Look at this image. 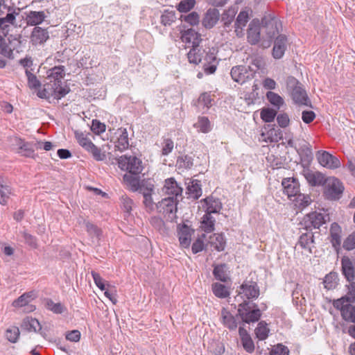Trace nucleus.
<instances>
[{
    "mask_svg": "<svg viewBox=\"0 0 355 355\" xmlns=\"http://www.w3.org/2000/svg\"><path fill=\"white\" fill-rule=\"evenodd\" d=\"M230 74L235 82L243 84L254 78L255 69L251 66L238 65L232 68Z\"/></svg>",
    "mask_w": 355,
    "mask_h": 355,
    "instance_id": "6",
    "label": "nucleus"
},
{
    "mask_svg": "<svg viewBox=\"0 0 355 355\" xmlns=\"http://www.w3.org/2000/svg\"><path fill=\"white\" fill-rule=\"evenodd\" d=\"M205 53V51L200 45L191 48L187 53V58L189 63L195 65L198 64L201 62L202 58Z\"/></svg>",
    "mask_w": 355,
    "mask_h": 355,
    "instance_id": "31",
    "label": "nucleus"
},
{
    "mask_svg": "<svg viewBox=\"0 0 355 355\" xmlns=\"http://www.w3.org/2000/svg\"><path fill=\"white\" fill-rule=\"evenodd\" d=\"M118 165L121 170L127 171L133 175H137L143 170L141 160L135 156H121L118 159Z\"/></svg>",
    "mask_w": 355,
    "mask_h": 355,
    "instance_id": "3",
    "label": "nucleus"
},
{
    "mask_svg": "<svg viewBox=\"0 0 355 355\" xmlns=\"http://www.w3.org/2000/svg\"><path fill=\"white\" fill-rule=\"evenodd\" d=\"M266 98L268 101L277 110H279L280 107L284 103V101L282 96H280L278 94L271 91L266 93Z\"/></svg>",
    "mask_w": 355,
    "mask_h": 355,
    "instance_id": "50",
    "label": "nucleus"
},
{
    "mask_svg": "<svg viewBox=\"0 0 355 355\" xmlns=\"http://www.w3.org/2000/svg\"><path fill=\"white\" fill-rule=\"evenodd\" d=\"M209 243L217 251H223L225 247V241L224 236L221 234H214L209 236Z\"/></svg>",
    "mask_w": 355,
    "mask_h": 355,
    "instance_id": "41",
    "label": "nucleus"
},
{
    "mask_svg": "<svg viewBox=\"0 0 355 355\" xmlns=\"http://www.w3.org/2000/svg\"><path fill=\"white\" fill-rule=\"evenodd\" d=\"M287 85L292 89L291 96L296 104L311 106V102L305 89L296 78L289 77L287 80Z\"/></svg>",
    "mask_w": 355,
    "mask_h": 355,
    "instance_id": "1",
    "label": "nucleus"
},
{
    "mask_svg": "<svg viewBox=\"0 0 355 355\" xmlns=\"http://www.w3.org/2000/svg\"><path fill=\"white\" fill-rule=\"evenodd\" d=\"M325 223L324 216L315 211L306 214L303 218L302 225L304 226V229L311 232L312 229H319Z\"/></svg>",
    "mask_w": 355,
    "mask_h": 355,
    "instance_id": "9",
    "label": "nucleus"
},
{
    "mask_svg": "<svg viewBox=\"0 0 355 355\" xmlns=\"http://www.w3.org/2000/svg\"><path fill=\"white\" fill-rule=\"evenodd\" d=\"M78 223L80 225H83L85 227L86 231L91 236L99 238L101 235V230L89 220H87L83 218H80L78 219Z\"/></svg>",
    "mask_w": 355,
    "mask_h": 355,
    "instance_id": "39",
    "label": "nucleus"
},
{
    "mask_svg": "<svg viewBox=\"0 0 355 355\" xmlns=\"http://www.w3.org/2000/svg\"><path fill=\"white\" fill-rule=\"evenodd\" d=\"M194 230L186 224L178 225V234L180 245L188 248L191 244V236Z\"/></svg>",
    "mask_w": 355,
    "mask_h": 355,
    "instance_id": "19",
    "label": "nucleus"
},
{
    "mask_svg": "<svg viewBox=\"0 0 355 355\" xmlns=\"http://www.w3.org/2000/svg\"><path fill=\"white\" fill-rule=\"evenodd\" d=\"M261 28L259 19H254L250 23L248 29V40L251 44H256L259 42Z\"/></svg>",
    "mask_w": 355,
    "mask_h": 355,
    "instance_id": "21",
    "label": "nucleus"
},
{
    "mask_svg": "<svg viewBox=\"0 0 355 355\" xmlns=\"http://www.w3.org/2000/svg\"><path fill=\"white\" fill-rule=\"evenodd\" d=\"M236 12L237 10L234 7H230L227 10H225L223 12L221 17V21L223 22L225 27H229L232 24Z\"/></svg>",
    "mask_w": 355,
    "mask_h": 355,
    "instance_id": "48",
    "label": "nucleus"
},
{
    "mask_svg": "<svg viewBox=\"0 0 355 355\" xmlns=\"http://www.w3.org/2000/svg\"><path fill=\"white\" fill-rule=\"evenodd\" d=\"M149 220L151 225L157 230H158L160 232H164V222L160 217L152 216Z\"/></svg>",
    "mask_w": 355,
    "mask_h": 355,
    "instance_id": "61",
    "label": "nucleus"
},
{
    "mask_svg": "<svg viewBox=\"0 0 355 355\" xmlns=\"http://www.w3.org/2000/svg\"><path fill=\"white\" fill-rule=\"evenodd\" d=\"M12 142V145L15 147L17 153L28 157L33 156L34 150L29 143L25 142L18 137H14Z\"/></svg>",
    "mask_w": 355,
    "mask_h": 355,
    "instance_id": "18",
    "label": "nucleus"
},
{
    "mask_svg": "<svg viewBox=\"0 0 355 355\" xmlns=\"http://www.w3.org/2000/svg\"><path fill=\"white\" fill-rule=\"evenodd\" d=\"M193 126L198 132L203 133H207L211 130L210 121L206 116H199L198 121L194 123Z\"/></svg>",
    "mask_w": 355,
    "mask_h": 355,
    "instance_id": "44",
    "label": "nucleus"
},
{
    "mask_svg": "<svg viewBox=\"0 0 355 355\" xmlns=\"http://www.w3.org/2000/svg\"><path fill=\"white\" fill-rule=\"evenodd\" d=\"M70 91L69 89H60V87H53L50 83H45L44 89L37 92V96L42 98H48L51 96L57 99L64 97Z\"/></svg>",
    "mask_w": 355,
    "mask_h": 355,
    "instance_id": "12",
    "label": "nucleus"
},
{
    "mask_svg": "<svg viewBox=\"0 0 355 355\" xmlns=\"http://www.w3.org/2000/svg\"><path fill=\"white\" fill-rule=\"evenodd\" d=\"M19 334V329L17 327H11L7 329L5 333L6 339L12 343H17Z\"/></svg>",
    "mask_w": 355,
    "mask_h": 355,
    "instance_id": "54",
    "label": "nucleus"
},
{
    "mask_svg": "<svg viewBox=\"0 0 355 355\" xmlns=\"http://www.w3.org/2000/svg\"><path fill=\"white\" fill-rule=\"evenodd\" d=\"M174 148V143L171 139H165L162 143V155H168L170 154Z\"/></svg>",
    "mask_w": 355,
    "mask_h": 355,
    "instance_id": "62",
    "label": "nucleus"
},
{
    "mask_svg": "<svg viewBox=\"0 0 355 355\" xmlns=\"http://www.w3.org/2000/svg\"><path fill=\"white\" fill-rule=\"evenodd\" d=\"M206 204V214H218L222 209L223 205L218 198L208 197L205 199Z\"/></svg>",
    "mask_w": 355,
    "mask_h": 355,
    "instance_id": "34",
    "label": "nucleus"
},
{
    "mask_svg": "<svg viewBox=\"0 0 355 355\" xmlns=\"http://www.w3.org/2000/svg\"><path fill=\"white\" fill-rule=\"evenodd\" d=\"M352 303L349 302L347 297H341L334 300L333 305L340 311L341 315L345 321L355 322V305Z\"/></svg>",
    "mask_w": 355,
    "mask_h": 355,
    "instance_id": "4",
    "label": "nucleus"
},
{
    "mask_svg": "<svg viewBox=\"0 0 355 355\" xmlns=\"http://www.w3.org/2000/svg\"><path fill=\"white\" fill-rule=\"evenodd\" d=\"M343 247L347 251L355 249V232L350 234L343 241Z\"/></svg>",
    "mask_w": 355,
    "mask_h": 355,
    "instance_id": "60",
    "label": "nucleus"
},
{
    "mask_svg": "<svg viewBox=\"0 0 355 355\" xmlns=\"http://www.w3.org/2000/svg\"><path fill=\"white\" fill-rule=\"evenodd\" d=\"M45 306L55 314H61L67 311V308L62 303H55L51 299L46 300Z\"/></svg>",
    "mask_w": 355,
    "mask_h": 355,
    "instance_id": "47",
    "label": "nucleus"
},
{
    "mask_svg": "<svg viewBox=\"0 0 355 355\" xmlns=\"http://www.w3.org/2000/svg\"><path fill=\"white\" fill-rule=\"evenodd\" d=\"M341 270L347 282L355 280V262L347 256L341 259Z\"/></svg>",
    "mask_w": 355,
    "mask_h": 355,
    "instance_id": "16",
    "label": "nucleus"
},
{
    "mask_svg": "<svg viewBox=\"0 0 355 355\" xmlns=\"http://www.w3.org/2000/svg\"><path fill=\"white\" fill-rule=\"evenodd\" d=\"M26 76L28 80V85L31 89H37L40 87L41 83L40 80L31 71H26Z\"/></svg>",
    "mask_w": 355,
    "mask_h": 355,
    "instance_id": "58",
    "label": "nucleus"
},
{
    "mask_svg": "<svg viewBox=\"0 0 355 355\" xmlns=\"http://www.w3.org/2000/svg\"><path fill=\"white\" fill-rule=\"evenodd\" d=\"M293 201L295 202V206L298 209L302 210L311 204V199L309 195L300 193L295 196Z\"/></svg>",
    "mask_w": 355,
    "mask_h": 355,
    "instance_id": "42",
    "label": "nucleus"
},
{
    "mask_svg": "<svg viewBox=\"0 0 355 355\" xmlns=\"http://www.w3.org/2000/svg\"><path fill=\"white\" fill-rule=\"evenodd\" d=\"M46 18L44 11H30L27 13L26 20L28 25L37 26L42 24Z\"/></svg>",
    "mask_w": 355,
    "mask_h": 355,
    "instance_id": "35",
    "label": "nucleus"
},
{
    "mask_svg": "<svg viewBox=\"0 0 355 355\" xmlns=\"http://www.w3.org/2000/svg\"><path fill=\"white\" fill-rule=\"evenodd\" d=\"M287 49V37L284 35H279L274 41L272 56L275 59L282 58Z\"/></svg>",
    "mask_w": 355,
    "mask_h": 355,
    "instance_id": "20",
    "label": "nucleus"
},
{
    "mask_svg": "<svg viewBox=\"0 0 355 355\" xmlns=\"http://www.w3.org/2000/svg\"><path fill=\"white\" fill-rule=\"evenodd\" d=\"M65 76V68L64 66H55L47 71L46 83H50L53 87H60V89H69L62 79Z\"/></svg>",
    "mask_w": 355,
    "mask_h": 355,
    "instance_id": "5",
    "label": "nucleus"
},
{
    "mask_svg": "<svg viewBox=\"0 0 355 355\" xmlns=\"http://www.w3.org/2000/svg\"><path fill=\"white\" fill-rule=\"evenodd\" d=\"M277 115V110L271 108H264L261 112V119L267 123H270L274 121Z\"/></svg>",
    "mask_w": 355,
    "mask_h": 355,
    "instance_id": "56",
    "label": "nucleus"
},
{
    "mask_svg": "<svg viewBox=\"0 0 355 355\" xmlns=\"http://www.w3.org/2000/svg\"><path fill=\"white\" fill-rule=\"evenodd\" d=\"M120 135L115 144V149L121 152L129 147L128 133L126 128H120Z\"/></svg>",
    "mask_w": 355,
    "mask_h": 355,
    "instance_id": "36",
    "label": "nucleus"
},
{
    "mask_svg": "<svg viewBox=\"0 0 355 355\" xmlns=\"http://www.w3.org/2000/svg\"><path fill=\"white\" fill-rule=\"evenodd\" d=\"M187 191L189 196L193 199H198L202 195L201 185L199 180H194L188 186Z\"/></svg>",
    "mask_w": 355,
    "mask_h": 355,
    "instance_id": "45",
    "label": "nucleus"
},
{
    "mask_svg": "<svg viewBox=\"0 0 355 355\" xmlns=\"http://www.w3.org/2000/svg\"><path fill=\"white\" fill-rule=\"evenodd\" d=\"M35 295L33 292H28L24 293L16 299L13 302L12 305L15 307H23L28 306L25 310L28 312L33 311L35 309V306L29 304V303L34 299Z\"/></svg>",
    "mask_w": 355,
    "mask_h": 355,
    "instance_id": "24",
    "label": "nucleus"
},
{
    "mask_svg": "<svg viewBox=\"0 0 355 355\" xmlns=\"http://www.w3.org/2000/svg\"><path fill=\"white\" fill-rule=\"evenodd\" d=\"M12 194V190L7 181L0 177V204L6 205L10 196Z\"/></svg>",
    "mask_w": 355,
    "mask_h": 355,
    "instance_id": "29",
    "label": "nucleus"
},
{
    "mask_svg": "<svg viewBox=\"0 0 355 355\" xmlns=\"http://www.w3.org/2000/svg\"><path fill=\"white\" fill-rule=\"evenodd\" d=\"M222 323L230 330H235L237 327V322L234 316L226 309L223 308L220 311Z\"/></svg>",
    "mask_w": 355,
    "mask_h": 355,
    "instance_id": "30",
    "label": "nucleus"
},
{
    "mask_svg": "<svg viewBox=\"0 0 355 355\" xmlns=\"http://www.w3.org/2000/svg\"><path fill=\"white\" fill-rule=\"evenodd\" d=\"M270 355H289V350L287 347L278 344L272 349Z\"/></svg>",
    "mask_w": 355,
    "mask_h": 355,
    "instance_id": "64",
    "label": "nucleus"
},
{
    "mask_svg": "<svg viewBox=\"0 0 355 355\" xmlns=\"http://www.w3.org/2000/svg\"><path fill=\"white\" fill-rule=\"evenodd\" d=\"M8 40L12 51H16L17 53L22 51V47L24 44L26 43V40L22 39L21 35H9Z\"/></svg>",
    "mask_w": 355,
    "mask_h": 355,
    "instance_id": "37",
    "label": "nucleus"
},
{
    "mask_svg": "<svg viewBox=\"0 0 355 355\" xmlns=\"http://www.w3.org/2000/svg\"><path fill=\"white\" fill-rule=\"evenodd\" d=\"M218 60L216 58L215 50L206 53L203 69L206 74L214 73L218 64Z\"/></svg>",
    "mask_w": 355,
    "mask_h": 355,
    "instance_id": "22",
    "label": "nucleus"
},
{
    "mask_svg": "<svg viewBox=\"0 0 355 355\" xmlns=\"http://www.w3.org/2000/svg\"><path fill=\"white\" fill-rule=\"evenodd\" d=\"M49 37V32L46 29L40 26H35L31 35V42L33 46L44 44Z\"/></svg>",
    "mask_w": 355,
    "mask_h": 355,
    "instance_id": "23",
    "label": "nucleus"
},
{
    "mask_svg": "<svg viewBox=\"0 0 355 355\" xmlns=\"http://www.w3.org/2000/svg\"><path fill=\"white\" fill-rule=\"evenodd\" d=\"M343 191L342 182L337 178H333L329 182L324 193L327 199L335 200L340 198Z\"/></svg>",
    "mask_w": 355,
    "mask_h": 355,
    "instance_id": "10",
    "label": "nucleus"
},
{
    "mask_svg": "<svg viewBox=\"0 0 355 355\" xmlns=\"http://www.w3.org/2000/svg\"><path fill=\"white\" fill-rule=\"evenodd\" d=\"M282 185L284 188V192L289 198L296 196L300 193V184L298 180L294 178H284L282 180Z\"/></svg>",
    "mask_w": 355,
    "mask_h": 355,
    "instance_id": "17",
    "label": "nucleus"
},
{
    "mask_svg": "<svg viewBox=\"0 0 355 355\" xmlns=\"http://www.w3.org/2000/svg\"><path fill=\"white\" fill-rule=\"evenodd\" d=\"M181 18L190 25L194 26L198 24L200 17L196 12H192L187 15H182Z\"/></svg>",
    "mask_w": 355,
    "mask_h": 355,
    "instance_id": "63",
    "label": "nucleus"
},
{
    "mask_svg": "<svg viewBox=\"0 0 355 355\" xmlns=\"http://www.w3.org/2000/svg\"><path fill=\"white\" fill-rule=\"evenodd\" d=\"M300 156L304 157L306 161L309 162L313 158L311 147L309 144L304 141L300 149L297 150Z\"/></svg>",
    "mask_w": 355,
    "mask_h": 355,
    "instance_id": "53",
    "label": "nucleus"
},
{
    "mask_svg": "<svg viewBox=\"0 0 355 355\" xmlns=\"http://www.w3.org/2000/svg\"><path fill=\"white\" fill-rule=\"evenodd\" d=\"M281 24L272 13H265L261 19V31L268 39L274 38L279 33Z\"/></svg>",
    "mask_w": 355,
    "mask_h": 355,
    "instance_id": "2",
    "label": "nucleus"
},
{
    "mask_svg": "<svg viewBox=\"0 0 355 355\" xmlns=\"http://www.w3.org/2000/svg\"><path fill=\"white\" fill-rule=\"evenodd\" d=\"M181 40L188 48L198 46L202 42L201 35L193 28H189L181 32Z\"/></svg>",
    "mask_w": 355,
    "mask_h": 355,
    "instance_id": "14",
    "label": "nucleus"
},
{
    "mask_svg": "<svg viewBox=\"0 0 355 355\" xmlns=\"http://www.w3.org/2000/svg\"><path fill=\"white\" fill-rule=\"evenodd\" d=\"M178 202L173 200V198H164L156 204V209L158 212L162 213L172 221L176 218Z\"/></svg>",
    "mask_w": 355,
    "mask_h": 355,
    "instance_id": "8",
    "label": "nucleus"
},
{
    "mask_svg": "<svg viewBox=\"0 0 355 355\" xmlns=\"http://www.w3.org/2000/svg\"><path fill=\"white\" fill-rule=\"evenodd\" d=\"M304 176L311 186L321 185L324 183V178L321 173L313 172L307 169L304 171Z\"/></svg>",
    "mask_w": 355,
    "mask_h": 355,
    "instance_id": "33",
    "label": "nucleus"
},
{
    "mask_svg": "<svg viewBox=\"0 0 355 355\" xmlns=\"http://www.w3.org/2000/svg\"><path fill=\"white\" fill-rule=\"evenodd\" d=\"M154 184L150 181H145L139 185L138 190L141 193H142L143 196H147L149 194L154 193Z\"/></svg>",
    "mask_w": 355,
    "mask_h": 355,
    "instance_id": "57",
    "label": "nucleus"
},
{
    "mask_svg": "<svg viewBox=\"0 0 355 355\" xmlns=\"http://www.w3.org/2000/svg\"><path fill=\"white\" fill-rule=\"evenodd\" d=\"M238 313L243 322L248 324L258 321L261 315L260 309L250 310V302L246 300L239 304Z\"/></svg>",
    "mask_w": 355,
    "mask_h": 355,
    "instance_id": "7",
    "label": "nucleus"
},
{
    "mask_svg": "<svg viewBox=\"0 0 355 355\" xmlns=\"http://www.w3.org/2000/svg\"><path fill=\"white\" fill-rule=\"evenodd\" d=\"M177 17L175 10H165L161 15V24L164 26H171L175 21Z\"/></svg>",
    "mask_w": 355,
    "mask_h": 355,
    "instance_id": "49",
    "label": "nucleus"
},
{
    "mask_svg": "<svg viewBox=\"0 0 355 355\" xmlns=\"http://www.w3.org/2000/svg\"><path fill=\"white\" fill-rule=\"evenodd\" d=\"M21 328L29 332H39L42 329L39 321L32 317H26L21 322Z\"/></svg>",
    "mask_w": 355,
    "mask_h": 355,
    "instance_id": "32",
    "label": "nucleus"
},
{
    "mask_svg": "<svg viewBox=\"0 0 355 355\" xmlns=\"http://www.w3.org/2000/svg\"><path fill=\"white\" fill-rule=\"evenodd\" d=\"M0 53L8 58H12V50L6 44L5 40L0 35Z\"/></svg>",
    "mask_w": 355,
    "mask_h": 355,
    "instance_id": "59",
    "label": "nucleus"
},
{
    "mask_svg": "<svg viewBox=\"0 0 355 355\" xmlns=\"http://www.w3.org/2000/svg\"><path fill=\"white\" fill-rule=\"evenodd\" d=\"M243 295L247 300L256 299L259 295L257 284L252 281H245L239 287V295Z\"/></svg>",
    "mask_w": 355,
    "mask_h": 355,
    "instance_id": "15",
    "label": "nucleus"
},
{
    "mask_svg": "<svg viewBox=\"0 0 355 355\" xmlns=\"http://www.w3.org/2000/svg\"><path fill=\"white\" fill-rule=\"evenodd\" d=\"M341 233L342 230L340 226L336 223H334L331 225L330 227V237H331V243L332 244L333 248L338 251L341 245Z\"/></svg>",
    "mask_w": 355,
    "mask_h": 355,
    "instance_id": "25",
    "label": "nucleus"
},
{
    "mask_svg": "<svg viewBox=\"0 0 355 355\" xmlns=\"http://www.w3.org/2000/svg\"><path fill=\"white\" fill-rule=\"evenodd\" d=\"M220 17V13L218 10L216 8L209 9L203 19L202 24L207 28H211L214 27Z\"/></svg>",
    "mask_w": 355,
    "mask_h": 355,
    "instance_id": "28",
    "label": "nucleus"
},
{
    "mask_svg": "<svg viewBox=\"0 0 355 355\" xmlns=\"http://www.w3.org/2000/svg\"><path fill=\"white\" fill-rule=\"evenodd\" d=\"M193 166V158L189 155L179 156L177 158L176 166L179 170L184 171L189 170Z\"/></svg>",
    "mask_w": 355,
    "mask_h": 355,
    "instance_id": "38",
    "label": "nucleus"
},
{
    "mask_svg": "<svg viewBox=\"0 0 355 355\" xmlns=\"http://www.w3.org/2000/svg\"><path fill=\"white\" fill-rule=\"evenodd\" d=\"M86 150L92 153L93 157L96 161H103L106 159L105 153L102 152L101 148H98L93 143L89 146V147Z\"/></svg>",
    "mask_w": 355,
    "mask_h": 355,
    "instance_id": "52",
    "label": "nucleus"
},
{
    "mask_svg": "<svg viewBox=\"0 0 355 355\" xmlns=\"http://www.w3.org/2000/svg\"><path fill=\"white\" fill-rule=\"evenodd\" d=\"M213 293L219 298H225L230 295L227 286L220 283H214L211 286Z\"/></svg>",
    "mask_w": 355,
    "mask_h": 355,
    "instance_id": "46",
    "label": "nucleus"
},
{
    "mask_svg": "<svg viewBox=\"0 0 355 355\" xmlns=\"http://www.w3.org/2000/svg\"><path fill=\"white\" fill-rule=\"evenodd\" d=\"M213 275L215 279L223 282L230 280L229 268L226 263L214 266Z\"/></svg>",
    "mask_w": 355,
    "mask_h": 355,
    "instance_id": "27",
    "label": "nucleus"
},
{
    "mask_svg": "<svg viewBox=\"0 0 355 355\" xmlns=\"http://www.w3.org/2000/svg\"><path fill=\"white\" fill-rule=\"evenodd\" d=\"M201 221V229L205 232H211L214 230V225L216 220L211 215H209V214H205Z\"/></svg>",
    "mask_w": 355,
    "mask_h": 355,
    "instance_id": "43",
    "label": "nucleus"
},
{
    "mask_svg": "<svg viewBox=\"0 0 355 355\" xmlns=\"http://www.w3.org/2000/svg\"><path fill=\"white\" fill-rule=\"evenodd\" d=\"M313 234L309 230L306 233H302L300 236L298 245L303 249L307 250L311 252V245L313 243Z\"/></svg>",
    "mask_w": 355,
    "mask_h": 355,
    "instance_id": "40",
    "label": "nucleus"
},
{
    "mask_svg": "<svg viewBox=\"0 0 355 355\" xmlns=\"http://www.w3.org/2000/svg\"><path fill=\"white\" fill-rule=\"evenodd\" d=\"M75 137L76 140L78 141V144L84 148L85 150H87L89 146L92 144L91 140L87 137V136L82 132H79L78 130H76L74 132Z\"/></svg>",
    "mask_w": 355,
    "mask_h": 355,
    "instance_id": "55",
    "label": "nucleus"
},
{
    "mask_svg": "<svg viewBox=\"0 0 355 355\" xmlns=\"http://www.w3.org/2000/svg\"><path fill=\"white\" fill-rule=\"evenodd\" d=\"M249 20L248 12L245 10L241 11L234 23L235 33L238 37H242L243 33V28L246 26Z\"/></svg>",
    "mask_w": 355,
    "mask_h": 355,
    "instance_id": "26",
    "label": "nucleus"
},
{
    "mask_svg": "<svg viewBox=\"0 0 355 355\" xmlns=\"http://www.w3.org/2000/svg\"><path fill=\"white\" fill-rule=\"evenodd\" d=\"M162 191L167 196L166 198H173V200L176 201L182 200V189L173 178L165 180Z\"/></svg>",
    "mask_w": 355,
    "mask_h": 355,
    "instance_id": "11",
    "label": "nucleus"
},
{
    "mask_svg": "<svg viewBox=\"0 0 355 355\" xmlns=\"http://www.w3.org/2000/svg\"><path fill=\"white\" fill-rule=\"evenodd\" d=\"M316 156L318 162L327 168L336 169L340 166V160L327 151L320 150Z\"/></svg>",
    "mask_w": 355,
    "mask_h": 355,
    "instance_id": "13",
    "label": "nucleus"
},
{
    "mask_svg": "<svg viewBox=\"0 0 355 355\" xmlns=\"http://www.w3.org/2000/svg\"><path fill=\"white\" fill-rule=\"evenodd\" d=\"M269 331L267 323L265 321H261L255 329V334L259 340H263L268 338Z\"/></svg>",
    "mask_w": 355,
    "mask_h": 355,
    "instance_id": "51",
    "label": "nucleus"
}]
</instances>
